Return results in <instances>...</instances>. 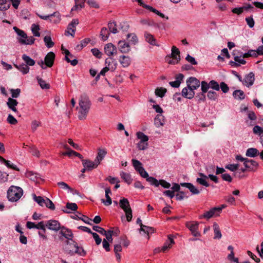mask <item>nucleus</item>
I'll use <instances>...</instances> for the list:
<instances>
[{
  "label": "nucleus",
  "mask_w": 263,
  "mask_h": 263,
  "mask_svg": "<svg viewBox=\"0 0 263 263\" xmlns=\"http://www.w3.org/2000/svg\"><path fill=\"white\" fill-rule=\"evenodd\" d=\"M119 204L120 208L123 209L125 213L127 221H130L133 217L132 210L130 208L129 202L128 199L125 198L121 199L119 202Z\"/></svg>",
  "instance_id": "20e7f679"
},
{
  "label": "nucleus",
  "mask_w": 263,
  "mask_h": 263,
  "mask_svg": "<svg viewBox=\"0 0 263 263\" xmlns=\"http://www.w3.org/2000/svg\"><path fill=\"white\" fill-rule=\"evenodd\" d=\"M175 243L173 237L171 235H169L168 236V239L166 241V242L164 243L163 247L161 248V251L164 252L166 250H167L168 249H170L172 245Z\"/></svg>",
  "instance_id": "393cba45"
},
{
  "label": "nucleus",
  "mask_w": 263,
  "mask_h": 263,
  "mask_svg": "<svg viewBox=\"0 0 263 263\" xmlns=\"http://www.w3.org/2000/svg\"><path fill=\"white\" fill-rule=\"evenodd\" d=\"M106 154V152L103 149H99L96 158L95 159L96 162L99 165L101 161L103 159Z\"/></svg>",
  "instance_id": "473e14b6"
},
{
  "label": "nucleus",
  "mask_w": 263,
  "mask_h": 263,
  "mask_svg": "<svg viewBox=\"0 0 263 263\" xmlns=\"http://www.w3.org/2000/svg\"><path fill=\"white\" fill-rule=\"evenodd\" d=\"M79 24L78 19H73L67 26L66 30L65 31V35L68 36L69 35L74 36L76 30V26Z\"/></svg>",
  "instance_id": "6e6552de"
},
{
  "label": "nucleus",
  "mask_w": 263,
  "mask_h": 263,
  "mask_svg": "<svg viewBox=\"0 0 263 263\" xmlns=\"http://www.w3.org/2000/svg\"><path fill=\"white\" fill-rule=\"evenodd\" d=\"M186 85L190 87L194 91L200 87V82L195 77H190L186 80Z\"/></svg>",
  "instance_id": "f8f14e48"
},
{
  "label": "nucleus",
  "mask_w": 263,
  "mask_h": 263,
  "mask_svg": "<svg viewBox=\"0 0 263 263\" xmlns=\"http://www.w3.org/2000/svg\"><path fill=\"white\" fill-rule=\"evenodd\" d=\"M182 97L188 99H192L195 96V91L190 87L186 86L181 91Z\"/></svg>",
  "instance_id": "4468645a"
},
{
  "label": "nucleus",
  "mask_w": 263,
  "mask_h": 263,
  "mask_svg": "<svg viewBox=\"0 0 263 263\" xmlns=\"http://www.w3.org/2000/svg\"><path fill=\"white\" fill-rule=\"evenodd\" d=\"M145 8L147 9V10H149L151 12H153L156 13V14H157L158 15L160 16L162 18H164L165 17V15H164V14L162 13L161 12H160V11H159L157 9L154 8L152 6H150L149 5L145 6Z\"/></svg>",
  "instance_id": "09e8293b"
},
{
  "label": "nucleus",
  "mask_w": 263,
  "mask_h": 263,
  "mask_svg": "<svg viewBox=\"0 0 263 263\" xmlns=\"http://www.w3.org/2000/svg\"><path fill=\"white\" fill-rule=\"evenodd\" d=\"M166 92V89L163 87L157 88L155 90L156 95L161 98H162L164 96Z\"/></svg>",
  "instance_id": "603ef678"
},
{
  "label": "nucleus",
  "mask_w": 263,
  "mask_h": 263,
  "mask_svg": "<svg viewBox=\"0 0 263 263\" xmlns=\"http://www.w3.org/2000/svg\"><path fill=\"white\" fill-rule=\"evenodd\" d=\"M38 83L42 89H49L50 88V85L46 83L45 81L43 80L42 78L37 77L36 78Z\"/></svg>",
  "instance_id": "c03bdc74"
},
{
  "label": "nucleus",
  "mask_w": 263,
  "mask_h": 263,
  "mask_svg": "<svg viewBox=\"0 0 263 263\" xmlns=\"http://www.w3.org/2000/svg\"><path fill=\"white\" fill-rule=\"evenodd\" d=\"M127 37L133 44H135L138 42L137 36L135 34H128Z\"/></svg>",
  "instance_id": "0e129e2a"
},
{
  "label": "nucleus",
  "mask_w": 263,
  "mask_h": 263,
  "mask_svg": "<svg viewBox=\"0 0 263 263\" xmlns=\"http://www.w3.org/2000/svg\"><path fill=\"white\" fill-rule=\"evenodd\" d=\"M256 50H249L247 52L245 53L242 55L243 58H248L249 57H257Z\"/></svg>",
  "instance_id": "49530a36"
},
{
  "label": "nucleus",
  "mask_w": 263,
  "mask_h": 263,
  "mask_svg": "<svg viewBox=\"0 0 263 263\" xmlns=\"http://www.w3.org/2000/svg\"><path fill=\"white\" fill-rule=\"evenodd\" d=\"M73 242L74 247L75 248L74 253L78 254L81 256H85L86 255V252L84 250L83 248L80 247L78 246V243L74 241H72Z\"/></svg>",
  "instance_id": "f704fd0d"
},
{
  "label": "nucleus",
  "mask_w": 263,
  "mask_h": 263,
  "mask_svg": "<svg viewBox=\"0 0 263 263\" xmlns=\"http://www.w3.org/2000/svg\"><path fill=\"white\" fill-rule=\"evenodd\" d=\"M15 66L23 74H26L29 72V68L25 64H22L18 65H15Z\"/></svg>",
  "instance_id": "ea45409f"
},
{
  "label": "nucleus",
  "mask_w": 263,
  "mask_h": 263,
  "mask_svg": "<svg viewBox=\"0 0 263 263\" xmlns=\"http://www.w3.org/2000/svg\"><path fill=\"white\" fill-rule=\"evenodd\" d=\"M184 78V76L182 73H179L175 76V81H172L169 82V84L172 87L174 88H178L181 82L183 81Z\"/></svg>",
  "instance_id": "4be33fe9"
},
{
  "label": "nucleus",
  "mask_w": 263,
  "mask_h": 263,
  "mask_svg": "<svg viewBox=\"0 0 263 263\" xmlns=\"http://www.w3.org/2000/svg\"><path fill=\"white\" fill-rule=\"evenodd\" d=\"M145 8L147 9V10H149L151 12H153L156 13V14H157L158 15L160 16L162 18H164L165 17V15H164V14L162 13L161 12H160V11H159L157 9L154 8L152 6H150L149 5L145 6Z\"/></svg>",
  "instance_id": "3c124183"
},
{
  "label": "nucleus",
  "mask_w": 263,
  "mask_h": 263,
  "mask_svg": "<svg viewBox=\"0 0 263 263\" xmlns=\"http://www.w3.org/2000/svg\"><path fill=\"white\" fill-rule=\"evenodd\" d=\"M26 227L28 229H31L35 228L39 230H42L44 233H46V230L45 228V222L43 221L39 222L37 224H35L34 222L28 221L26 223Z\"/></svg>",
  "instance_id": "9b49d317"
},
{
  "label": "nucleus",
  "mask_w": 263,
  "mask_h": 263,
  "mask_svg": "<svg viewBox=\"0 0 263 263\" xmlns=\"http://www.w3.org/2000/svg\"><path fill=\"white\" fill-rule=\"evenodd\" d=\"M55 54L53 52H48L45 57V65L48 67H51L54 63Z\"/></svg>",
  "instance_id": "dca6fc26"
},
{
  "label": "nucleus",
  "mask_w": 263,
  "mask_h": 263,
  "mask_svg": "<svg viewBox=\"0 0 263 263\" xmlns=\"http://www.w3.org/2000/svg\"><path fill=\"white\" fill-rule=\"evenodd\" d=\"M108 27L110 32L113 33H116L118 32L117 25L115 22L108 23Z\"/></svg>",
  "instance_id": "6e6d98bb"
},
{
  "label": "nucleus",
  "mask_w": 263,
  "mask_h": 263,
  "mask_svg": "<svg viewBox=\"0 0 263 263\" xmlns=\"http://www.w3.org/2000/svg\"><path fill=\"white\" fill-rule=\"evenodd\" d=\"M140 22L141 24L143 25H147L148 26H153L155 27H158L157 23H156L153 20L151 19L148 18L141 20Z\"/></svg>",
  "instance_id": "c9c22d12"
},
{
  "label": "nucleus",
  "mask_w": 263,
  "mask_h": 263,
  "mask_svg": "<svg viewBox=\"0 0 263 263\" xmlns=\"http://www.w3.org/2000/svg\"><path fill=\"white\" fill-rule=\"evenodd\" d=\"M255 81L254 74L251 72L248 74L246 75L242 83L243 85L248 87H250L253 85Z\"/></svg>",
  "instance_id": "ddd939ff"
},
{
  "label": "nucleus",
  "mask_w": 263,
  "mask_h": 263,
  "mask_svg": "<svg viewBox=\"0 0 263 263\" xmlns=\"http://www.w3.org/2000/svg\"><path fill=\"white\" fill-rule=\"evenodd\" d=\"M82 164L84 167L87 168V171H91L96 168L99 165L95 161H91L89 160H82Z\"/></svg>",
  "instance_id": "aec40b11"
},
{
  "label": "nucleus",
  "mask_w": 263,
  "mask_h": 263,
  "mask_svg": "<svg viewBox=\"0 0 263 263\" xmlns=\"http://www.w3.org/2000/svg\"><path fill=\"white\" fill-rule=\"evenodd\" d=\"M119 61L123 67H128L131 63V59L128 56L121 55L120 57Z\"/></svg>",
  "instance_id": "a878e982"
},
{
  "label": "nucleus",
  "mask_w": 263,
  "mask_h": 263,
  "mask_svg": "<svg viewBox=\"0 0 263 263\" xmlns=\"http://www.w3.org/2000/svg\"><path fill=\"white\" fill-rule=\"evenodd\" d=\"M45 206L50 209L51 210H54L55 209V206L52 201L48 198H45V202L44 203Z\"/></svg>",
  "instance_id": "052dcab7"
},
{
  "label": "nucleus",
  "mask_w": 263,
  "mask_h": 263,
  "mask_svg": "<svg viewBox=\"0 0 263 263\" xmlns=\"http://www.w3.org/2000/svg\"><path fill=\"white\" fill-rule=\"evenodd\" d=\"M171 58H180V51L179 49L175 46L172 48Z\"/></svg>",
  "instance_id": "13d9d810"
},
{
  "label": "nucleus",
  "mask_w": 263,
  "mask_h": 263,
  "mask_svg": "<svg viewBox=\"0 0 263 263\" xmlns=\"http://www.w3.org/2000/svg\"><path fill=\"white\" fill-rule=\"evenodd\" d=\"M18 102L16 100L9 98L8 101L7 102V105L8 108L15 113H18V111L16 108V106L18 105Z\"/></svg>",
  "instance_id": "6ab92c4d"
},
{
  "label": "nucleus",
  "mask_w": 263,
  "mask_h": 263,
  "mask_svg": "<svg viewBox=\"0 0 263 263\" xmlns=\"http://www.w3.org/2000/svg\"><path fill=\"white\" fill-rule=\"evenodd\" d=\"M233 96L235 99H238L239 100H243L245 98V95L243 91L241 90H236L233 92Z\"/></svg>",
  "instance_id": "58836bf2"
},
{
  "label": "nucleus",
  "mask_w": 263,
  "mask_h": 263,
  "mask_svg": "<svg viewBox=\"0 0 263 263\" xmlns=\"http://www.w3.org/2000/svg\"><path fill=\"white\" fill-rule=\"evenodd\" d=\"M79 214L81 216L79 217L78 215L76 214L74 216H72V218L74 219L81 220L87 224H91V223H90V221H91V219H90L88 217L86 216L82 215L81 213H79Z\"/></svg>",
  "instance_id": "72a5a7b5"
},
{
  "label": "nucleus",
  "mask_w": 263,
  "mask_h": 263,
  "mask_svg": "<svg viewBox=\"0 0 263 263\" xmlns=\"http://www.w3.org/2000/svg\"><path fill=\"white\" fill-rule=\"evenodd\" d=\"M104 52L108 56L110 57L117 54L116 47L112 43L107 44L104 47Z\"/></svg>",
  "instance_id": "2eb2a0df"
},
{
  "label": "nucleus",
  "mask_w": 263,
  "mask_h": 263,
  "mask_svg": "<svg viewBox=\"0 0 263 263\" xmlns=\"http://www.w3.org/2000/svg\"><path fill=\"white\" fill-rule=\"evenodd\" d=\"M10 5L7 4V0H0V11H6L10 8Z\"/></svg>",
  "instance_id": "a18cd8bd"
},
{
  "label": "nucleus",
  "mask_w": 263,
  "mask_h": 263,
  "mask_svg": "<svg viewBox=\"0 0 263 263\" xmlns=\"http://www.w3.org/2000/svg\"><path fill=\"white\" fill-rule=\"evenodd\" d=\"M44 41L46 46L48 48L52 47L54 45V42L52 41L51 37L50 36H45L44 38Z\"/></svg>",
  "instance_id": "37998d69"
},
{
  "label": "nucleus",
  "mask_w": 263,
  "mask_h": 263,
  "mask_svg": "<svg viewBox=\"0 0 263 263\" xmlns=\"http://www.w3.org/2000/svg\"><path fill=\"white\" fill-rule=\"evenodd\" d=\"M243 165L249 171L255 172L258 168L259 164L257 162L252 159H248L246 160Z\"/></svg>",
  "instance_id": "9d476101"
},
{
  "label": "nucleus",
  "mask_w": 263,
  "mask_h": 263,
  "mask_svg": "<svg viewBox=\"0 0 263 263\" xmlns=\"http://www.w3.org/2000/svg\"><path fill=\"white\" fill-rule=\"evenodd\" d=\"M145 8L147 9V10H149L151 12H153L156 13V14H157L158 15L160 16L162 18H164L165 17V15H164V14L162 13L161 12H160V11H159L157 9L154 8L152 6H150L149 5L145 6Z\"/></svg>",
  "instance_id": "8fccbe9b"
},
{
  "label": "nucleus",
  "mask_w": 263,
  "mask_h": 263,
  "mask_svg": "<svg viewBox=\"0 0 263 263\" xmlns=\"http://www.w3.org/2000/svg\"><path fill=\"white\" fill-rule=\"evenodd\" d=\"M253 132L255 134L260 135L263 134V127H261L258 125H255L253 128Z\"/></svg>",
  "instance_id": "774afa93"
},
{
  "label": "nucleus",
  "mask_w": 263,
  "mask_h": 263,
  "mask_svg": "<svg viewBox=\"0 0 263 263\" xmlns=\"http://www.w3.org/2000/svg\"><path fill=\"white\" fill-rule=\"evenodd\" d=\"M25 175L26 177L34 182L36 181L39 178L38 174L31 171H27Z\"/></svg>",
  "instance_id": "a19ab883"
},
{
  "label": "nucleus",
  "mask_w": 263,
  "mask_h": 263,
  "mask_svg": "<svg viewBox=\"0 0 263 263\" xmlns=\"http://www.w3.org/2000/svg\"><path fill=\"white\" fill-rule=\"evenodd\" d=\"M86 0H74L75 5L72 8L71 11H79L83 8L85 6Z\"/></svg>",
  "instance_id": "cd10ccee"
},
{
  "label": "nucleus",
  "mask_w": 263,
  "mask_h": 263,
  "mask_svg": "<svg viewBox=\"0 0 263 263\" xmlns=\"http://www.w3.org/2000/svg\"><path fill=\"white\" fill-rule=\"evenodd\" d=\"M58 185L62 189L67 190L70 192L73 191V189L71 188L67 183L64 182H59L57 183Z\"/></svg>",
  "instance_id": "bf43d9fd"
},
{
  "label": "nucleus",
  "mask_w": 263,
  "mask_h": 263,
  "mask_svg": "<svg viewBox=\"0 0 263 263\" xmlns=\"http://www.w3.org/2000/svg\"><path fill=\"white\" fill-rule=\"evenodd\" d=\"M186 227L190 230L193 236L195 237L200 236L201 234L198 232L199 223L196 221L187 222L186 223Z\"/></svg>",
  "instance_id": "0eeeda50"
},
{
  "label": "nucleus",
  "mask_w": 263,
  "mask_h": 263,
  "mask_svg": "<svg viewBox=\"0 0 263 263\" xmlns=\"http://www.w3.org/2000/svg\"><path fill=\"white\" fill-rule=\"evenodd\" d=\"M60 230V234L67 239V244L69 243V240L73 241L72 239L73 234L70 229L66 228L64 226H62Z\"/></svg>",
  "instance_id": "423d86ee"
},
{
  "label": "nucleus",
  "mask_w": 263,
  "mask_h": 263,
  "mask_svg": "<svg viewBox=\"0 0 263 263\" xmlns=\"http://www.w3.org/2000/svg\"><path fill=\"white\" fill-rule=\"evenodd\" d=\"M40 30V27L38 25H36L33 24L31 26V31L34 36H40V33L39 30Z\"/></svg>",
  "instance_id": "864d4df0"
},
{
  "label": "nucleus",
  "mask_w": 263,
  "mask_h": 263,
  "mask_svg": "<svg viewBox=\"0 0 263 263\" xmlns=\"http://www.w3.org/2000/svg\"><path fill=\"white\" fill-rule=\"evenodd\" d=\"M61 49L64 51V52L65 54V60L66 61V62L67 63H70V64L72 66H76L78 64V61L76 59L71 60L69 57H73V55L71 54L67 49H64L63 46H62Z\"/></svg>",
  "instance_id": "412c9836"
},
{
  "label": "nucleus",
  "mask_w": 263,
  "mask_h": 263,
  "mask_svg": "<svg viewBox=\"0 0 263 263\" xmlns=\"http://www.w3.org/2000/svg\"><path fill=\"white\" fill-rule=\"evenodd\" d=\"M199 176L201 177V178H197V182L205 187L209 186V183L206 181V179L208 178V176L201 173H199Z\"/></svg>",
  "instance_id": "c85d7f7f"
},
{
  "label": "nucleus",
  "mask_w": 263,
  "mask_h": 263,
  "mask_svg": "<svg viewBox=\"0 0 263 263\" xmlns=\"http://www.w3.org/2000/svg\"><path fill=\"white\" fill-rule=\"evenodd\" d=\"M201 89L202 90V93H205L208 92V89L210 88L209 83H208L205 81H202L201 83Z\"/></svg>",
  "instance_id": "4d7b16f0"
},
{
  "label": "nucleus",
  "mask_w": 263,
  "mask_h": 263,
  "mask_svg": "<svg viewBox=\"0 0 263 263\" xmlns=\"http://www.w3.org/2000/svg\"><path fill=\"white\" fill-rule=\"evenodd\" d=\"M45 225V227H46L48 229L55 232L59 231L62 227L60 223L58 220L53 219L47 221Z\"/></svg>",
  "instance_id": "1a4fd4ad"
},
{
  "label": "nucleus",
  "mask_w": 263,
  "mask_h": 263,
  "mask_svg": "<svg viewBox=\"0 0 263 263\" xmlns=\"http://www.w3.org/2000/svg\"><path fill=\"white\" fill-rule=\"evenodd\" d=\"M13 30L19 37L17 38L18 42L22 45H32L35 39L33 36H28L27 34L17 27H13Z\"/></svg>",
  "instance_id": "f03ea898"
},
{
  "label": "nucleus",
  "mask_w": 263,
  "mask_h": 263,
  "mask_svg": "<svg viewBox=\"0 0 263 263\" xmlns=\"http://www.w3.org/2000/svg\"><path fill=\"white\" fill-rule=\"evenodd\" d=\"M105 66L111 71H114L117 68V63L114 59L111 58H106L105 61Z\"/></svg>",
  "instance_id": "a211bd4d"
},
{
  "label": "nucleus",
  "mask_w": 263,
  "mask_h": 263,
  "mask_svg": "<svg viewBox=\"0 0 263 263\" xmlns=\"http://www.w3.org/2000/svg\"><path fill=\"white\" fill-rule=\"evenodd\" d=\"M239 167V164H230L226 166V168L232 172L236 171Z\"/></svg>",
  "instance_id": "69168bd1"
},
{
  "label": "nucleus",
  "mask_w": 263,
  "mask_h": 263,
  "mask_svg": "<svg viewBox=\"0 0 263 263\" xmlns=\"http://www.w3.org/2000/svg\"><path fill=\"white\" fill-rule=\"evenodd\" d=\"M119 49L122 53H127L130 50V47L128 43L125 41H120L118 43Z\"/></svg>",
  "instance_id": "b1692460"
},
{
  "label": "nucleus",
  "mask_w": 263,
  "mask_h": 263,
  "mask_svg": "<svg viewBox=\"0 0 263 263\" xmlns=\"http://www.w3.org/2000/svg\"><path fill=\"white\" fill-rule=\"evenodd\" d=\"M137 138L140 139V141L147 142L148 140V137L145 135L144 133L141 132H138L136 134Z\"/></svg>",
  "instance_id": "5fc2aeb1"
},
{
  "label": "nucleus",
  "mask_w": 263,
  "mask_h": 263,
  "mask_svg": "<svg viewBox=\"0 0 263 263\" xmlns=\"http://www.w3.org/2000/svg\"><path fill=\"white\" fill-rule=\"evenodd\" d=\"M120 176L128 184H130L132 183V179L129 173L122 172L120 173Z\"/></svg>",
  "instance_id": "e433bc0d"
},
{
  "label": "nucleus",
  "mask_w": 263,
  "mask_h": 263,
  "mask_svg": "<svg viewBox=\"0 0 263 263\" xmlns=\"http://www.w3.org/2000/svg\"><path fill=\"white\" fill-rule=\"evenodd\" d=\"M259 151L256 148H249L246 153V155L249 157H255L259 155Z\"/></svg>",
  "instance_id": "2f4dec72"
},
{
  "label": "nucleus",
  "mask_w": 263,
  "mask_h": 263,
  "mask_svg": "<svg viewBox=\"0 0 263 263\" xmlns=\"http://www.w3.org/2000/svg\"><path fill=\"white\" fill-rule=\"evenodd\" d=\"M114 234V232L112 230H108L106 231L105 234H103V235L105 236L106 239L109 242H111L112 241V235Z\"/></svg>",
  "instance_id": "e2e57ef3"
},
{
  "label": "nucleus",
  "mask_w": 263,
  "mask_h": 263,
  "mask_svg": "<svg viewBox=\"0 0 263 263\" xmlns=\"http://www.w3.org/2000/svg\"><path fill=\"white\" fill-rule=\"evenodd\" d=\"M110 34L109 31L106 27H103L100 31V36L103 41H106Z\"/></svg>",
  "instance_id": "4c0bfd02"
},
{
  "label": "nucleus",
  "mask_w": 263,
  "mask_h": 263,
  "mask_svg": "<svg viewBox=\"0 0 263 263\" xmlns=\"http://www.w3.org/2000/svg\"><path fill=\"white\" fill-rule=\"evenodd\" d=\"M147 180L148 182H149L151 184L154 185L156 187L159 186V185H161L165 189H169L171 187V184L163 179L158 180L154 177H151L148 178Z\"/></svg>",
  "instance_id": "39448f33"
},
{
  "label": "nucleus",
  "mask_w": 263,
  "mask_h": 263,
  "mask_svg": "<svg viewBox=\"0 0 263 263\" xmlns=\"http://www.w3.org/2000/svg\"><path fill=\"white\" fill-rule=\"evenodd\" d=\"M144 36L145 41L149 44L153 46H159V45L157 44L156 39L153 35L146 31L144 32Z\"/></svg>",
  "instance_id": "5701e85b"
},
{
  "label": "nucleus",
  "mask_w": 263,
  "mask_h": 263,
  "mask_svg": "<svg viewBox=\"0 0 263 263\" xmlns=\"http://www.w3.org/2000/svg\"><path fill=\"white\" fill-rule=\"evenodd\" d=\"M22 59L25 62V64L28 66H33L35 64V61L30 58L29 56L23 54L22 55Z\"/></svg>",
  "instance_id": "79ce46f5"
},
{
  "label": "nucleus",
  "mask_w": 263,
  "mask_h": 263,
  "mask_svg": "<svg viewBox=\"0 0 263 263\" xmlns=\"http://www.w3.org/2000/svg\"><path fill=\"white\" fill-rule=\"evenodd\" d=\"M213 228L214 233V239H220L222 235L218 224L217 223L214 222L213 225Z\"/></svg>",
  "instance_id": "7c9ffc66"
},
{
  "label": "nucleus",
  "mask_w": 263,
  "mask_h": 263,
  "mask_svg": "<svg viewBox=\"0 0 263 263\" xmlns=\"http://www.w3.org/2000/svg\"><path fill=\"white\" fill-rule=\"evenodd\" d=\"M23 191L22 188L12 185L7 191V198L11 202L18 201L22 196Z\"/></svg>",
  "instance_id": "7ed1b4c3"
},
{
  "label": "nucleus",
  "mask_w": 263,
  "mask_h": 263,
  "mask_svg": "<svg viewBox=\"0 0 263 263\" xmlns=\"http://www.w3.org/2000/svg\"><path fill=\"white\" fill-rule=\"evenodd\" d=\"M235 62L231 61L230 62V64L232 66L237 67L240 66V64L244 65L246 63V61L243 59L241 58V56H236L234 57Z\"/></svg>",
  "instance_id": "c756f323"
},
{
  "label": "nucleus",
  "mask_w": 263,
  "mask_h": 263,
  "mask_svg": "<svg viewBox=\"0 0 263 263\" xmlns=\"http://www.w3.org/2000/svg\"><path fill=\"white\" fill-rule=\"evenodd\" d=\"M79 104L80 109L78 111V118L80 120H84L89 112L91 102L87 95H82L80 98Z\"/></svg>",
  "instance_id": "f257e3e1"
},
{
  "label": "nucleus",
  "mask_w": 263,
  "mask_h": 263,
  "mask_svg": "<svg viewBox=\"0 0 263 263\" xmlns=\"http://www.w3.org/2000/svg\"><path fill=\"white\" fill-rule=\"evenodd\" d=\"M218 209H216V207H214L210 209L208 211H206L204 213L200 216V218H205L209 219L212 218L213 216L218 215V213H217V210Z\"/></svg>",
  "instance_id": "f3484780"
},
{
  "label": "nucleus",
  "mask_w": 263,
  "mask_h": 263,
  "mask_svg": "<svg viewBox=\"0 0 263 263\" xmlns=\"http://www.w3.org/2000/svg\"><path fill=\"white\" fill-rule=\"evenodd\" d=\"M180 185L189 189L193 194H198L200 193L199 190L191 183H181Z\"/></svg>",
  "instance_id": "bb28decb"
},
{
  "label": "nucleus",
  "mask_w": 263,
  "mask_h": 263,
  "mask_svg": "<svg viewBox=\"0 0 263 263\" xmlns=\"http://www.w3.org/2000/svg\"><path fill=\"white\" fill-rule=\"evenodd\" d=\"M139 231L140 232L142 231L148 235L149 233H153L154 232V229L152 227L143 225L141 228H140Z\"/></svg>",
  "instance_id": "de8ad7c7"
},
{
  "label": "nucleus",
  "mask_w": 263,
  "mask_h": 263,
  "mask_svg": "<svg viewBox=\"0 0 263 263\" xmlns=\"http://www.w3.org/2000/svg\"><path fill=\"white\" fill-rule=\"evenodd\" d=\"M210 88L215 90H219L220 86L219 84L215 80H211L209 82Z\"/></svg>",
  "instance_id": "680f3d73"
},
{
  "label": "nucleus",
  "mask_w": 263,
  "mask_h": 263,
  "mask_svg": "<svg viewBox=\"0 0 263 263\" xmlns=\"http://www.w3.org/2000/svg\"><path fill=\"white\" fill-rule=\"evenodd\" d=\"M34 200L36 201L40 205L43 206L44 205L45 202V199L43 198L41 196H36L34 195Z\"/></svg>",
  "instance_id": "338daca9"
}]
</instances>
